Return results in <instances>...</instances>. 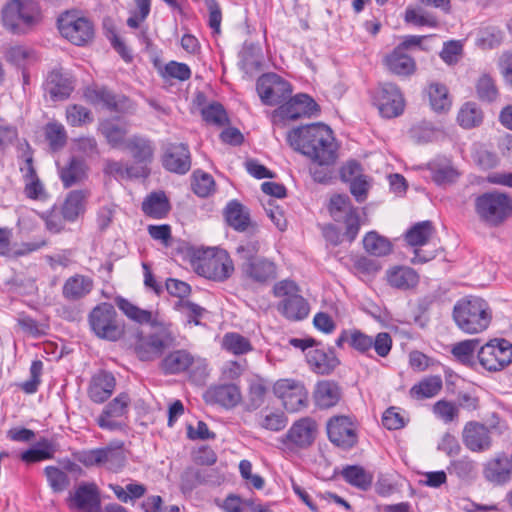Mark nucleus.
Segmentation results:
<instances>
[{
    "label": "nucleus",
    "instance_id": "32",
    "mask_svg": "<svg viewBox=\"0 0 512 512\" xmlns=\"http://www.w3.org/2000/svg\"><path fill=\"white\" fill-rule=\"evenodd\" d=\"M206 397L213 403L220 404L226 408L236 406L241 400V393L235 384H224L211 387Z\"/></svg>",
    "mask_w": 512,
    "mask_h": 512
},
{
    "label": "nucleus",
    "instance_id": "23",
    "mask_svg": "<svg viewBox=\"0 0 512 512\" xmlns=\"http://www.w3.org/2000/svg\"><path fill=\"white\" fill-rule=\"evenodd\" d=\"M44 90L53 101H62L68 98L74 90V80L62 68H55L48 74Z\"/></svg>",
    "mask_w": 512,
    "mask_h": 512
},
{
    "label": "nucleus",
    "instance_id": "62",
    "mask_svg": "<svg viewBox=\"0 0 512 512\" xmlns=\"http://www.w3.org/2000/svg\"><path fill=\"white\" fill-rule=\"evenodd\" d=\"M46 138L53 149H59L66 142V133L63 125L58 123H49L45 130Z\"/></svg>",
    "mask_w": 512,
    "mask_h": 512
},
{
    "label": "nucleus",
    "instance_id": "34",
    "mask_svg": "<svg viewBox=\"0 0 512 512\" xmlns=\"http://www.w3.org/2000/svg\"><path fill=\"white\" fill-rule=\"evenodd\" d=\"M224 215L228 225L236 231H246L251 225L249 211L236 200L227 204Z\"/></svg>",
    "mask_w": 512,
    "mask_h": 512
},
{
    "label": "nucleus",
    "instance_id": "45",
    "mask_svg": "<svg viewBox=\"0 0 512 512\" xmlns=\"http://www.w3.org/2000/svg\"><path fill=\"white\" fill-rule=\"evenodd\" d=\"M20 6L15 0H11L2 11V21L4 26L13 33L24 32Z\"/></svg>",
    "mask_w": 512,
    "mask_h": 512
},
{
    "label": "nucleus",
    "instance_id": "63",
    "mask_svg": "<svg viewBox=\"0 0 512 512\" xmlns=\"http://www.w3.org/2000/svg\"><path fill=\"white\" fill-rule=\"evenodd\" d=\"M43 363L40 360L33 361L30 367V379L21 383V389L27 394H33L38 390Z\"/></svg>",
    "mask_w": 512,
    "mask_h": 512
},
{
    "label": "nucleus",
    "instance_id": "25",
    "mask_svg": "<svg viewBox=\"0 0 512 512\" xmlns=\"http://www.w3.org/2000/svg\"><path fill=\"white\" fill-rule=\"evenodd\" d=\"M512 461L505 454L490 459L484 466L483 475L494 485H504L511 479Z\"/></svg>",
    "mask_w": 512,
    "mask_h": 512
},
{
    "label": "nucleus",
    "instance_id": "8",
    "mask_svg": "<svg viewBox=\"0 0 512 512\" xmlns=\"http://www.w3.org/2000/svg\"><path fill=\"white\" fill-rule=\"evenodd\" d=\"M61 35L77 46L86 45L94 37L93 23L76 11H66L58 18Z\"/></svg>",
    "mask_w": 512,
    "mask_h": 512
},
{
    "label": "nucleus",
    "instance_id": "49",
    "mask_svg": "<svg viewBox=\"0 0 512 512\" xmlns=\"http://www.w3.org/2000/svg\"><path fill=\"white\" fill-rule=\"evenodd\" d=\"M428 96L433 110L442 112L450 107L448 90L446 86L439 83H432L428 88Z\"/></svg>",
    "mask_w": 512,
    "mask_h": 512
},
{
    "label": "nucleus",
    "instance_id": "48",
    "mask_svg": "<svg viewBox=\"0 0 512 512\" xmlns=\"http://www.w3.org/2000/svg\"><path fill=\"white\" fill-rule=\"evenodd\" d=\"M222 346L228 352L234 355H242L252 350V345L248 338L239 333H226L222 340Z\"/></svg>",
    "mask_w": 512,
    "mask_h": 512
},
{
    "label": "nucleus",
    "instance_id": "56",
    "mask_svg": "<svg viewBox=\"0 0 512 512\" xmlns=\"http://www.w3.org/2000/svg\"><path fill=\"white\" fill-rule=\"evenodd\" d=\"M66 119L71 126H82L93 121L91 112L84 106L74 104L66 109Z\"/></svg>",
    "mask_w": 512,
    "mask_h": 512
},
{
    "label": "nucleus",
    "instance_id": "10",
    "mask_svg": "<svg viewBox=\"0 0 512 512\" xmlns=\"http://www.w3.org/2000/svg\"><path fill=\"white\" fill-rule=\"evenodd\" d=\"M480 364L488 371H500L512 362V344L506 339H493L478 352Z\"/></svg>",
    "mask_w": 512,
    "mask_h": 512
},
{
    "label": "nucleus",
    "instance_id": "28",
    "mask_svg": "<svg viewBox=\"0 0 512 512\" xmlns=\"http://www.w3.org/2000/svg\"><path fill=\"white\" fill-rule=\"evenodd\" d=\"M115 384V378L111 373L101 371L92 377L88 395L93 402L103 403L112 395Z\"/></svg>",
    "mask_w": 512,
    "mask_h": 512
},
{
    "label": "nucleus",
    "instance_id": "21",
    "mask_svg": "<svg viewBox=\"0 0 512 512\" xmlns=\"http://www.w3.org/2000/svg\"><path fill=\"white\" fill-rule=\"evenodd\" d=\"M318 109L317 103L307 94H297L273 112V119L296 120L313 114Z\"/></svg>",
    "mask_w": 512,
    "mask_h": 512
},
{
    "label": "nucleus",
    "instance_id": "1",
    "mask_svg": "<svg viewBox=\"0 0 512 512\" xmlns=\"http://www.w3.org/2000/svg\"><path fill=\"white\" fill-rule=\"evenodd\" d=\"M289 145L320 165L332 164L337 146L332 130L324 124H310L295 128L287 134Z\"/></svg>",
    "mask_w": 512,
    "mask_h": 512
},
{
    "label": "nucleus",
    "instance_id": "5",
    "mask_svg": "<svg viewBox=\"0 0 512 512\" xmlns=\"http://www.w3.org/2000/svg\"><path fill=\"white\" fill-rule=\"evenodd\" d=\"M88 322L93 333L100 339L117 341L125 331L124 324L118 320L117 312L110 303H100L95 306L88 316Z\"/></svg>",
    "mask_w": 512,
    "mask_h": 512
},
{
    "label": "nucleus",
    "instance_id": "53",
    "mask_svg": "<svg viewBox=\"0 0 512 512\" xmlns=\"http://www.w3.org/2000/svg\"><path fill=\"white\" fill-rule=\"evenodd\" d=\"M479 345L478 339H469L455 344L451 350L453 356L463 364H470L474 358V352Z\"/></svg>",
    "mask_w": 512,
    "mask_h": 512
},
{
    "label": "nucleus",
    "instance_id": "4",
    "mask_svg": "<svg viewBox=\"0 0 512 512\" xmlns=\"http://www.w3.org/2000/svg\"><path fill=\"white\" fill-rule=\"evenodd\" d=\"M275 297L280 298L277 304L278 312L290 321H300L309 314L310 307L306 299L300 294L295 282L282 280L273 287Z\"/></svg>",
    "mask_w": 512,
    "mask_h": 512
},
{
    "label": "nucleus",
    "instance_id": "26",
    "mask_svg": "<svg viewBox=\"0 0 512 512\" xmlns=\"http://www.w3.org/2000/svg\"><path fill=\"white\" fill-rule=\"evenodd\" d=\"M90 195L89 189L72 190L66 195L60 209L68 222H75L84 215Z\"/></svg>",
    "mask_w": 512,
    "mask_h": 512
},
{
    "label": "nucleus",
    "instance_id": "51",
    "mask_svg": "<svg viewBox=\"0 0 512 512\" xmlns=\"http://www.w3.org/2000/svg\"><path fill=\"white\" fill-rule=\"evenodd\" d=\"M476 93L481 101L488 103L495 101L499 95L494 79L488 74H483L477 80Z\"/></svg>",
    "mask_w": 512,
    "mask_h": 512
},
{
    "label": "nucleus",
    "instance_id": "22",
    "mask_svg": "<svg viewBox=\"0 0 512 512\" xmlns=\"http://www.w3.org/2000/svg\"><path fill=\"white\" fill-rule=\"evenodd\" d=\"M163 167L177 174H185L190 170L191 158L188 146L183 143H168L162 156Z\"/></svg>",
    "mask_w": 512,
    "mask_h": 512
},
{
    "label": "nucleus",
    "instance_id": "46",
    "mask_svg": "<svg viewBox=\"0 0 512 512\" xmlns=\"http://www.w3.org/2000/svg\"><path fill=\"white\" fill-rule=\"evenodd\" d=\"M84 96L94 105H103L110 110H116L118 103L114 94L106 88H87Z\"/></svg>",
    "mask_w": 512,
    "mask_h": 512
},
{
    "label": "nucleus",
    "instance_id": "36",
    "mask_svg": "<svg viewBox=\"0 0 512 512\" xmlns=\"http://www.w3.org/2000/svg\"><path fill=\"white\" fill-rule=\"evenodd\" d=\"M214 470L209 468L188 467L181 474L180 487L183 493H190L201 484L211 482Z\"/></svg>",
    "mask_w": 512,
    "mask_h": 512
},
{
    "label": "nucleus",
    "instance_id": "3",
    "mask_svg": "<svg viewBox=\"0 0 512 512\" xmlns=\"http://www.w3.org/2000/svg\"><path fill=\"white\" fill-rule=\"evenodd\" d=\"M149 325L153 331L139 339L135 346L137 356L143 361H149L160 357L163 351L172 346L175 336L171 330V324L165 322L158 315Z\"/></svg>",
    "mask_w": 512,
    "mask_h": 512
},
{
    "label": "nucleus",
    "instance_id": "55",
    "mask_svg": "<svg viewBox=\"0 0 512 512\" xmlns=\"http://www.w3.org/2000/svg\"><path fill=\"white\" fill-rule=\"evenodd\" d=\"M404 19L405 22L415 26L436 27L438 25L437 18L422 9L407 8Z\"/></svg>",
    "mask_w": 512,
    "mask_h": 512
},
{
    "label": "nucleus",
    "instance_id": "13",
    "mask_svg": "<svg viewBox=\"0 0 512 512\" xmlns=\"http://www.w3.org/2000/svg\"><path fill=\"white\" fill-rule=\"evenodd\" d=\"M273 391L288 412H297L307 406L308 393L300 381L280 379L274 384Z\"/></svg>",
    "mask_w": 512,
    "mask_h": 512
},
{
    "label": "nucleus",
    "instance_id": "14",
    "mask_svg": "<svg viewBox=\"0 0 512 512\" xmlns=\"http://www.w3.org/2000/svg\"><path fill=\"white\" fill-rule=\"evenodd\" d=\"M373 103L385 118L399 116L404 110L403 96L395 84L382 83L375 90Z\"/></svg>",
    "mask_w": 512,
    "mask_h": 512
},
{
    "label": "nucleus",
    "instance_id": "19",
    "mask_svg": "<svg viewBox=\"0 0 512 512\" xmlns=\"http://www.w3.org/2000/svg\"><path fill=\"white\" fill-rule=\"evenodd\" d=\"M131 399L127 393H120L116 398L109 402L97 419V424L102 429L110 431L120 430L124 423L119 420L128 412Z\"/></svg>",
    "mask_w": 512,
    "mask_h": 512
},
{
    "label": "nucleus",
    "instance_id": "38",
    "mask_svg": "<svg viewBox=\"0 0 512 512\" xmlns=\"http://www.w3.org/2000/svg\"><path fill=\"white\" fill-rule=\"evenodd\" d=\"M101 467L112 471H120L126 462L122 444H109L100 448Z\"/></svg>",
    "mask_w": 512,
    "mask_h": 512
},
{
    "label": "nucleus",
    "instance_id": "64",
    "mask_svg": "<svg viewBox=\"0 0 512 512\" xmlns=\"http://www.w3.org/2000/svg\"><path fill=\"white\" fill-rule=\"evenodd\" d=\"M458 177L459 172L449 165L436 167L432 172V178L438 185L452 184Z\"/></svg>",
    "mask_w": 512,
    "mask_h": 512
},
{
    "label": "nucleus",
    "instance_id": "17",
    "mask_svg": "<svg viewBox=\"0 0 512 512\" xmlns=\"http://www.w3.org/2000/svg\"><path fill=\"white\" fill-rule=\"evenodd\" d=\"M242 277L252 283L266 285L277 278V265L266 257L250 258L241 262Z\"/></svg>",
    "mask_w": 512,
    "mask_h": 512
},
{
    "label": "nucleus",
    "instance_id": "40",
    "mask_svg": "<svg viewBox=\"0 0 512 512\" xmlns=\"http://www.w3.org/2000/svg\"><path fill=\"white\" fill-rule=\"evenodd\" d=\"M363 247L367 253L376 257H383L392 251V243L376 231L368 232L363 239Z\"/></svg>",
    "mask_w": 512,
    "mask_h": 512
},
{
    "label": "nucleus",
    "instance_id": "33",
    "mask_svg": "<svg viewBox=\"0 0 512 512\" xmlns=\"http://www.w3.org/2000/svg\"><path fill=\"white\" fill-rule=\"evenodd\" d=\"M171 209L169 200L163 191L150 193L142 202V211L154 219L165 218Z\"/></svg>",
    "mask_w": 512,
    "mask_h": 512
},
{
    "label": "nucleus",
    "instance_id": "16",
    "mask_svg": "<svg viewBox=\"0 0 512 512\" xmlns=\"http://www.w3.org/2000/svg\"><path fill=\"white\" fill-rule=\"evenodd\" d=\"M350 346L360 353L367 354L372 348L379 357H386L392 349V338L387 332H380L375 337L360 330H350Z\"/></svg>",
    "mask_w": 512,
    "mask_h": 512
},
{
    "label": "nucleus",
    "instance_id": "27",
    "mask_svg": "<svg viewBox=\"0 0 512 512\" xmlns=\"http://www.w3.org/2000/svg\"><path fill=\"white\" fill-rule=\"evenodd\" d=\"M306 360L310 369L320 375L330 374L339 364L333 350L325 351L320 348H313L306 352Z\"/></svg>",
    "mask_w": 512,
    "mask_h": 512
},
{
    "label": "nucleus",
    "instance_id": "41",
    "mask_svg": "<svg viewBox=\"0 0 512 512\" xmlns=\"http://www.w3.org/2000/svg\"><path fill=\"white\" fill-rule=\"evenodd\" d=\"M442 389V379L440 376H430L424 378L419 383L412 386L410 396L414 399L421 400L432 398Z\"/></svg>",
    "mask_w": 512,
    "mask_h": 512
},
{
    "label": "nucleus",
    "instance_id": "47",
    "mask_svg": "<svg viewBox=\"0 0 512 512\" xmlns=\"http://www.w3.org/2000/svg\"><path fill=\"white\" fill-rule=\"evenodd\" d=\"M457 120L463 128H473L482 123L483 113L475 103L468 102L461 107Z\"/></svg>",
    "mask_w": 512,
    "mask_h": 512
},
{
    "label": "nucleus",
    "instance_id": "30",
    "mask_svg": "<svg viewBox=\"0 0 512 512\" xmlns=\"http://www.w3.org/2000/svg\"><path fill=\"white\" fill-rule=\"evenodd\" d=\"M341 397V390L337 383L330 380L319 381L314 389L315 404L321 409L335 406Z\"/></svg>",
    "mask_w": 512,
    "mask_h": 512
},
{
    "label": "nucleus",
    "instance_id": "12",
    "mask_svg": "<svg viewBox=\"0 0 512 512\" xmlns=\"http://www.w3.org/2000/svg\"><path fill=\"white\" fill-rule=\"evenodd\" d=\"M161 368L166 374H179L191 368L193 373L200 377L207 375V363L205 359L194 357L187 350H175L167 354L161 361Z\"/></svg>",
    "mask_w": 512,
    "mask_h": 512
},
{
    "label": "nucleus",
    "instance_id": "52",
    "mask_svg": "<svg viewBox=\"0 0 512 512\" xmlns=\"http://www.w3.org/2000/svg\"><path fill=\"white\" fill-rule=\"evenodd\" d=\"M104 173L120 178L146 176L148 174L147 170L143 167H141V171H135L134 167H125L121 162L114 160H107L105 162Z\"/></svg>",
    "mask_w": 512,
    "mask_h": 512
},
{
    "label": "nucleus",
    "instance_id": "50",
    "mask_svg": "<svg viewBox=\"0 0 512 512\" xmlns=\"http://www.w3.org/2000/svg\"><path fill=\"white\" fill-rule=\"evenodd\" d=\"M504 39V33L495 27H488L478 34L476 44L483 50H490L499 47Z\"/></svg>",
    "mask_w": 512,
    "mask_h": 512
},
{
    "label": "nucleus",
    "instance_id": "24",
    "mask_svg": "<svg viewBox=\"0 0 512 512\" xmlns=\"http://www.w3.org/2000/svg\"><path fill=\"white\" fill-rule=\"evenodd\" d=\"M463 443L473 452H482L491 447L490 430L478 422H469L463 430Z\"/></svg>",
    "mask_w": 512,
    "mask_h": 512
},
{
    "label": "nucleus",
    "instance_id": "39",
    "mask_svg": "<svg viewBox=\"0 0 512 512\" xmlns=\"http://www.w3.org/2000/svg\"><path fill=\"white\" fill-rule=\"evenodd\" d=\"M387 68L397 75H410L414 73L416 64L414 59L405 52L394 49L385 58Z\"/></svg>",
    "mask_w": 512,
    "mask_h": 512
},
{
    "label": "nucleus",
    "instance_id": "35",
    "mask_svg": "<svg viewBox=\"0 0 512 512\" xmlns=\"http://www.w3.org/2000/svg\"><path fill=\"white\" fill-rule=\"evenodd\" d=\"M386 275L389 285L401 290L413 288L419 281L418 274L410 267H393L387 271Z\"/></svg>",
    "mask_w": 512,
    "mask_h": 512
},
{
    "label": "nucleus",
    "instance_id": "61",
    "mask_svg": "<svg viewBox=\"0 0 512 512\" xmlns=\"http://www.w3.org/2000/svg\"><path fill=\"white\" fill-rule=\"evenodd\" d=\"M45 474L49 485L55 492L65 490L69 485V479L65 472L54 466L45 468Z\"/></svg>",
    "mask_w": 512,
    "mask_h": 512
},
{
    "label": "nucleus",
    "instance_id": "2",
    "mask_svg": "<svg viewBox=\"0 0 512 512\" xmlns=\"http://www.w3.org/2000/svg\"><path fill=\"white\" fill-rule=\"evenodd\" d=\"M453 319L462 332L478 334L490 325L492 311L484 299L470 296L455 304Z\"/></svg>",
    "mask_w": 512,
    "mask_h": 512
},
{
    "label": "nucleus",
    "instance_id": "18",
    "mask_svg": "<svg viewBox=\"0 0 512 512\" xmlns=\"http://www.w3.org/2000/svg\"><path fill=\"white\" fill-rule=\"evenodd\" d=\"M316 433V422L306 417L296 421L281 441L289 449H305L312 445Z\"/></svg>",
    "mask_w": 512,
    "mask_h": 512
},
{
    "label": "nucleus",
    "instance_id": "9",
    "mask_svg": "<svg viewBox=\"0 0 512 512\" xmlns=\"http://www.w3.org/2000/svg\"><path fill=\"white\" fill-rule=\"evenodd\" d=\"M329 212L336 222L345 224L344 236L349 242H353L360 230V217L357 208H355L349 196L334 195L330 199Z\"/></svg>",
    "mask_w": 512,
    "mask_h": 512
},
{
    "label": "nucleus",
    "instance_id": "57",
    "mask_svg": "<svg viewBox=\"0 0 512 512\" xmlns=\"http://www.w3.org/2000/svg\"><path fill=\"white\" fill-rule=\"evenodd\" d=\"M203 119L217 126H223L228 122V117L224 107L220 103H211L201 110Z\"/></svg>",
    "mask_w": 512,
    "mask_h": 512
},
{
    "label": "nucleus",
    "instance_id": "54",
    "mask_svg": "<svg viewBox=\"0 0 512 512\" xmlns=\"http://www.w3.org/2000/svg\"><path fill=\"white\" fill-rule=\"evenodd\" d=\"M215 182L213 177L201 171L193 173L192 189L200 197H207L214 191Z\"/></svg>",
    "mask_w": 512,
    "mask_h": 512
},
{
    "label": "nucleus",
    "instance_id": "6",
    "mask_svg": "<svg viewBox=\"0 0 512 512\" xmlns=\"http://www.w3.org/2000/svg\"><path fill=\"white\" fill-rule=\"evenodd\" d=\"M193 266L195 271L210 280L223 282L234 272V263L227 251L209 249L198 257Z\"/></svg>",
    "mask_w": 512,
    "mask_h": 512
},
{
    "label": "nucleus",
    "instance_id": "60",
    "mask_svg": "<svg viewBox=\"0 0 512 512\" xmlns=\"http://www.w3.org/2000/svg\"><path fill=\"white\" fill-rule=\"evenodd\" d=\"M42 218L45 222L46 229L51 233L62 232L65 228V222H68L61 209L55 207L43 214Z\"/></svg>",
    "mask_w": 512,
    "mask_h": 512
},
{
    "label": "nucleus",
    "instance_id": "29",
    "mask_svg": "<svg viewBox=\"0 0 512 512\" xmlns=\"http://www.w3.org/2000/svg\"><path fill=\"white\" fill-rule=\"evenodd\" d=\"M92 278L75 274L69 277L62 287V295L68 301H78L86 297L93 289Z\"/></svg>",
    "mask_w": 512,
    "mask_h": 512
},
{
    "label": "nucleus",
    "instance_id": "59",
    "mask_svg": "<svg viewBox=\"0 0 512 512\" xmlns=\"http://www.w3.org/2000/svg\"><path fill=\"white\" fill-rule=\"evenodd\" d=\"M463 56V43L460 40H450L444 43L440 52L441 59L447 65H455Z\"/></svg>",
    "mask_w": 512,
    "mask_h": 512
},
{
    "label": "nucleus",
    "instance_id": "37",
    "mask_svg": "<svg viewBox=\"0 0 512 512\" xmlns=\"http://www.w3.org/2000/svg\"><path fill=\"white\" fill-rule=\"evenodd\" d=\"M115 303L127 318L141 325L155 322V318L159 315L158 312L141 309L123 297H116Z\"/></svg>",
    "mask_w": 512,
    "mask_h": 512
},
{
    "label": "nucleus",
    "instance_id": "7",
    "mask_svg": "<svg viewBox=\"0 0 512 512\" xmlns=\"http://www.w3.org/2000/svg\"><path fill=\"white\" fill-rule=\"evenodd\" d=\"M478 216L489 225H499L512 213V199L502 193H484L476 198Z\"/></svg>",
    "mask_w": 512,
    "mask_h": 512
},
{
    "label": "nucleus",
    "instance_id": "58",
    "mask_svg": "<svg viewBox=\"0 0 512 512\" xmlns=\"http://www.w3.org/2000/svg\"><path fill=\"white\" fill-rule=\"evenodd\" d=\"M100 131L112 147L122 144L126 135V130L112 121L101 123Z\"/></svg>",
    "mask_w": 512,
    "mask_h": 512
},
{
    "label": "nucleus",
    "instance_id": "11",
    "mask_svg": "<svg viewBox=\"0 0 512 512\" xmlns=\"http://www.w3.org/2000/svg\"><path fill=\"white\" fill-rule=\"evenodd\" d=\"M256 89L263 104L270 106L281 103L292 93L290 83L275 73L260 76Z\"/></svg>",
    "mask_w": 512,
    "mask_h": 512
},
{
    "label": "nucleus",
    "instance_id": "44",
    "mask_svg": "<svg viewBox=\"0 0 512 512\" xmlns=\"http://www.w3.org/2000/svg\"><path fill=\"white\" fill-rule=\"evenodd\" d=\"M343 478L351 485L362 490H367L371 484L373 477L363 467L352 465L347 466L342 471Z\"/></svg>",
    "mask_w": 512,
    "mask_h": 512
},
{
    "label": "nucleus",
    "instance_id": "15",
    "mask_svg": "<svg viewBox=\"0 0 512 512\" xmlns=\"http://www.w3.org/2000/svg\"><path fill=\"white\" fill-rule=\"evenodd\" d=\"M326 428L329 440L344 450L352 448L358 441L356 426L347 416L332 417Z\"/></svg>",
    "mask_w": 512,
    "mask_h": 512
},
{
    "label": "nucleus",
    "instance_id": "31",
    "mask_svg": "<svg viewBox=\"0 0 512 512\" xmlns=\"http://www.w3.org/2000/svg\"><path fill=\"white\" fill-rule=\"evenodd\" d=\"M59 176L65 188L80 184L88 177L86 163L82 159L72 157L59 169Z\"/></svg>",
    "mask_w": 512,
    "mask_h": 512
},
{
    "label": "nucleus",
    "instance_id": "43",
    "mask_svg": "<svg viewBox=\"0 0 512 512\" xmlns=\"http://www.w3.org/2000/svg\"><path fill=\"white\" fill-rule=\"evenodd\" d=\"M126 148L138 163L146 164L152 161L153 147L147 139L133 136L127 141Z\"/></svg>",
    "mask_w": 512,
    "mask_h": 512
},
{
    "label": "nucleus",
    "instance_id": "20",
    "mask_svg": "<svg viewBox=\"0 0 512 512\" xmlns=\"http://www.w3.org/2000/svg\"><path fill=\"white\" fill-rule=\"evenodd\" d=\"M68 506L77 512H98L101 506L100 493L94 483H82L71 493Z\"/></svg>",
    "mask_w": 512,
    "mask_h": 512
},
{
    "label": "nucleus",
    "instance_id": "42",
    "mask_svg": "<svg viewBox=\"0 0 512 512\" xmlns=\"http://www.w3.org/2000/svg\"><path fill=\"white\" fill-rule=\"evenodd\" d=\"M434 231L431 221L418 222L406 232L405 240L411 246H423L428 243Z\"/></svg>",
    "mask_w": 512,
    "mask_h": 512
}]
</instances>
